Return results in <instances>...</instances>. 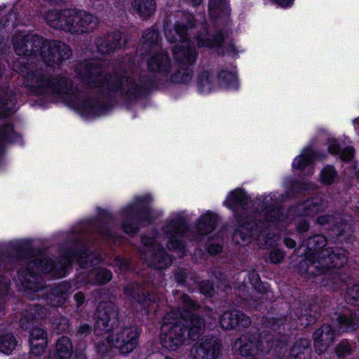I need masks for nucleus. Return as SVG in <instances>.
<instances>
[{
    "label": "nucleus",
    "instance_id": "1",
    "mask_svg": "<svg viewBox=\"0 0 359 359\" xmlns=\"http://www.w3.org/2000/svg\"><path fill=\"white\" fill-rule=\"evenodd\" d=\"M177 304V310L165 316L160 335L162 346L169 351L184 346L187 337L195 340L205 328L204 320L192 313L198 310V304L185 294L180 296Z\"/></svg>",
    "mask_w": 359,
    "mask_h": 359
},
{
    "label": "nucleus",
    "instance_id": "2",
    "mask_svg": "<svg viewBox=\"0 0 359 359\" xmlns=\"http://www.w3.org/2000/svg\"><path fill=\"white\" fill-rule=\"evenodd\" d=\"M325 237L317 235L310 238L306 243V257L299 263L302 273L316 276L325 273L332 267H341L347 261L344 249L325 248Z\"/></svg>",
    "mask_w": 359,
    "mask_h": 359
},
{
    "label": "nucleus",
    "instance_id": "3",
    "mask_svg": "<svg viewBox=\"0 0 359 359\" xmlns=\"http://www.w3.org/2000/svg\"><path fill=\"white\" fill-rule=\"evenodd\" d=\"M14 48L19 55L40 56L50 67L58 66L72 56V50L65 43L58 41H46L36 35H15Z\"/></svg>",
    "mask_w": 359,
    "mask_h": 359
},
{
    "label": "nucleus",
    "instance_id": "4",
    "mask_svg": "<svg viewBox=\"0 0 359 359\" xmlns=\"http://www.w3.org/2000/svg\"><path fill=\"white\" fill-rule=\"evenodd\" d=\"M75 72L78 77L90 87L101 88L103 92L118 90L121 94L135 95L138 91L137 85L133 79L108 76L97 60L79 63L76 67Z\"/></svg>",
    "mask_w": 359,
    "mask_h": 359
},
{
    "label": "nucleus",
    "instance_id": "5",
    "mask_svg": "<svg viewBox=\"0 0 359 359\" xmlns=\"http://www.w3.org/2000/svg\"><path fill=\"white\" fill-rule=\"evenodd\" d=\"M165 34L170 42L177 43L172 52L177 69L171 75V81L175 83H187L191 80L190 69L196 60L197 53L194 46L187 40L188 28L184 22H177L173 30L165 29Z\"/></svg>",
    "mask_w": 359,
    "mask_h": 359
},
{
    "label": "nucleus",
    "instance_id": "6",
    "mask_svg": "<svg viewBox=\"0 0 359 359\" xmlns=\"http://www.w3.org/2000/svg\"><path fill=\"white\" fill-rule=\"evenodd\" d=\"M46 20L53 28L77 35L93 32L99 24L97 18L76 8L50 11L47 13Z\"/></svg>",
    "mask_w": 359,
    "mask_h": 359
},
{
    "label": "nucleus",
    "instance_id": "7",
    "mask_svg": "<svg viewBox=\"0 0 359 359\" xmlns=\"http://www.w3.org/2000/svg\"><path fill=\"white\" fill-rule=\"evenodd\" d=\"M34 84L32 86L37 89L39 93H53L65 99L73 104L78 109L88 114H94L97 107V102L93 99L81 100L75 95L69 88L71 83L65 77H54L50 79L45 76L34 77Z\"/></svg>",
    "mask_w": 359,
    "mask_h": 359
},
{
    "label": "nucleus",
    "instance_id": "8",
    "mask_svg": "<svg viewBox=\"0 0 359 359\" xmlns=\"http://www.w3.org/2000/svg\"><path fill=\"white\" fill-rule=\"evenodd\" d=\"M139 332L136 327H125L118 331L115 335L109 337L99 343L100 351L105 352L111 346L118 348L121 353L131 352L138 344Z\"/></svg>",
    "mask_w": 359,
    "mask_h": 359
},
{
    "label": "nucleus",
    "instance_id": "9",
    "mask_svg": "<svg viewBox=\"0 0 359 359\" xmlns=\"http://www.w3.org/2000/svg\"><path fill=\"white\" fill-rule=\"evenodd\" d=\"M160 238L156 235L152 237L144 236L142 238L143 246L140 250L142 258L148 265L156 269L167 267L172 263V258L158 243Z\"/></svg>",
    "mask_w": 359,
    "mask_h": 359
},
{
    "label": "nucleus",
    "instance_id": "10",
    "mask_svg": "<svg viewBox=\"0 0 359 359\" xmlns=\"http://www.w3.org/2000/svg\"><path fill=\"white\" fill-rule=\"evenodd\" d=\"M234 346L242 356H255L272 348V336L266 334L258 337L257 334L246 333L236 341Z\"/></svg>",
    "mask_w": 359,
    "mask_h": 359
},
{
    "label": "nucleus",
    "instance_id": "11",
    "mask_svg": "<svg viewBox=\"0 0 359 359\" xmlns=\"http://www.w3.org/2000/svg\"><path fill=\"white\" fill-rule=\"evenodd\" d=\"M187 230V224L180 215H177L169 220L163 229V233L168 238V248L175 251L179 257L184 255V246L180 242V238Z\"/></svg>",
    "mask_w": 359,
    "mask_h": 359
},
{
    "label": "nucleus",
    "instance_id": "12",
    "mask_svg": "<svg viewBox=\"0 0 359 359\" xmlns=\"http://www.w3.org/2000/svg\"><path fill=\"white\" fill-rule=\"evenodd\" d=\"M117 311L111 302L99 304L95 313V332L97 335H104L111 330L116 323Z\"/></svg>",
    "mask_w": 359,
    "mask_h": 359
},
{
    "label": "nucleus",
    "instance_id": "13",
    "mask_svg": "<svg viewBox=\"0 0 359 359\" xmlns=\"http://www.w3.org/2000/svg\"><path fill=\"white\" fill-rule=\"evenodd\" d=\"M262 225L252 222H245L242 224L239 228L234 232L233 236V241L241 245H247L251 242L253 236H257V241L261 248L266 247L270 245L268 238L265 236V233L262 231Z\"/></svg>",
    "mask_w": 359,
    "mask_h": 359
},
{
    "label": "nucleus",
    "instance_id": "14",
    "mask_svg": "<svg viewBox=\"0 0 359 359\" xmlns=\"http://www.w3.org/2000/svg\"><path fill=\"white\" fill-rule=\"evenodd\" d=\"M221 342L214 337H203L191 349L192 359H217L219 356Z\"/></svg>",
    "mask_w": 359,
    "mask_h": 359
},
{
    "label": "nucleus",
    "instance_id": "15",
    "mask_svg": "<svg viewBox=\"0 0 359 359\" xmlns=\"http://www.w3.org/2000/svg\"><path fill=\"white\" fill-rule=\"evenodd\" d=\"M219 323L222 328L229 330L238 326L243 327L250 326L251 319L242 311L234 310L224 312L219 318Z\"/></svg>",
    "mask_w": 359,
    "mask_h": 359
},
{
    "label": "nucleus",
    "instance_id": "16",
    "mask_svg": "<svg viewBox=\"0 0 359 359\" xmlns=\"http://www.w3.org/2000/svg\"><path fill=\"white\" fill-rule=\"evenodd\" d=\"M148 68L151 72L158 73L162 76L171 74L174 66L171 64L167 53L164 52L153 53L147 62Z\"/></svg>",
    "mask_w": 359,
    "mask_h": 359
},
{
    "label": "nucleus",
    "instance_id": "17",
    "mask_svg": "<svg viewBox=\"0 0 359 359\" xmlns=\"http://www.w3.org/2000/svg\"><path fill=\"white\" fill-rule=\"evenodd\" d=\"M335 333L328 324L323 325L313 333L314 347L319 354L325 353L332 344Z\"/></svg>",
    "mask_w": 359,
    "mask_h": 359
},
{
    "label": "nucleus",
    "instance_id": "18",
    "mask_svg": "<svg viewBox=\"0 0 359 359\" xmlns=\"http://www.w3.org/2000/svg\"><path fill=\"white\" fill-rule=\"evenodd\" d=\"M71 260L66 259L63 264L55 265L53 260L49 258L37 259L30 262L34 266L37 271L41 273H53L54 276L62 277L65 276V268L69 265Z\"/></svg>",
    "mask_w": 359,
    "mask_h": 359
},
{
    "label": "nucleus",
    "instance_id": "19",
    "mask_svg": "<svg viewBox=\"0 0 359 359\" xmlns=\"http://www.w3.org/2000/svg\"><path fill=\"white\" fill-rule=\"evenodd\" d=\"M126 36L120 32H115L107 35L104 39L97 41L98 51L102 54H109L116 48L126 44Z\"/></svg>",
    "mask_w": 359,
    "mask_h": 359
},
{
    "label": "nucleus",
    "instance_id": "20",
    "mask_svg": "<svg viewBox=\"0 0 359 359\" xmlns=\"http://www.w3.org/2000/svg\"><path fill=\"white\" fill-rule=\"evenodd\" d=\"M224 39V36L222 32L210 34L206 27H203L196 37V41L198 46L215 48L220 46Z\"/></svg>",
    "mask_w": 359,
    "mask_h": 359
},
{
    "label": "nucleus",
    "instance_id": "21",
    "mask_svg": "<svg viewBox=\"0 0 359 359\" xmlns=\"http://www.w3.org/2000/svg\"><path fill=\"white\" fill-rule=\"evenodd\" d=\"M310 353L309 341L302 339L294 343L285 357V359H309Z\"/></svg>",
    "mask_w": 359,
    "mask_h": 359
},
{
    "label": "nucleus",
    "instance_id": "22",
    "mask_svg": "<svg viewBox=\"0 0 359 359\" xmlns=\"http://www.w3.org/2000/svg\"><path fill=\"white\" fill-rule=\"evenodd\" d=\"M72 349L69 339L62 337L58 339L56 344L55 351L50 353L48 359H69Z\"/></svg>",
    "mask_w": 359,
    "mask_h": 359
},
{
    "label": "nucleus",
    "instance_id": "23",
    "mask_svg": "<svg viewBox=\"0 0 359 359\" xmlns=\"http://www.w3.org/2000/svg\"><path fill=\"white\" fill-rule=\"evenodd\" d=\"M133 8L142 18L151 16L156 11L154 0H134Z\"/></svg>",
    "mask_w": 359,
    "mask_h": 359
},
{
    "label": "nucleus",
    "instance_id": "24",
    "mask_svg": "<svg viewBox=\"0 0 359 359\" xmlns=\"http://www.w3.org/2000/svg\"><path fill=\"white\" fill-rule=\"evenodd\" d=\"M320 157L311 148H306L302 151V153L297 156L293 161V168L294 169L302 170L312 160L320 159Z\"/></svg>",
    "mask_w": 359,
    "mask_h": 359
},
{
    "label": "nucleus",
    "instance_id": "25",
    "mask_svg": "<svg viewBox=\"0 0 359 359\" xmlns=\"http://www.w3.org/2000/svg\"><path fill=\"white\" fill-rule=\"evenodd\" d=\"M217 216L210 212L202 215L197 223V230L201 234H207L211 232L215 226Z\"/></svg>",
    "mask_w": 359,
    "mask_h": 359
},
{
    "label": "nucleus",
    "instance_id": "26",
    "mask_svg": "<svg viewBox=\"0 0 359 359\" xmlns=\"http://www.w3.org/2000/svg\"><path fill=\"white\" fill-rule=\"evenodd\" d=\"M357 316V313L339 315L337 318L339 330L346 332L355 330L359 326Z\"/></svg>",
    "mask_w": 359,
    "mask_h": 359
},
{
    "label": "nucleus",
    "instance_id": "27",
    "mask_svg": "<svg viewBox=\"0 0 359 359\" xmlns=\"http://www.w3.org/2000/svg\"><path fill=\"white\" fill-rule=\"evenodd\" d=\"M248 201L246 194L243 191L236 189L229 194L224 204L230 208L236 206L244 208L247 205Z\"/></svg>",
    "mask_w": 359,
    "mask_h": 359
},
{
    "label": "nucleus",
    "instance_id": "28",
    "mask_svg": "<svg viewBox=\"0 0 359 359\" xmlns=\"http://www.w3.org/2000/svg\"><path fill=\"white\" fill-rule=\"evenodd\" d=\"M320 199H310L305 201L303 204L297 206V210L302 215L313 216L322 210Z\"/></svg>",
    "mask_w": 359,
    "mask_h": 359
},
{
    "label": "nucleus",
    "instance_id": "29",
    "mask_svg": "<svg viewBox=\"0 0 359 359\" xmlns=\"http://www.w3.org/2000/svg\"><path fill=\"white\" fill-rule=\"evenodd\" d=\"M39 273L34 266L30 264L29 263L28 267L26 271H20L19 276L25 279V282H26V287L33 290L34 291L39 290L42 287L36 285L31 279L37 280V278H35V273Z\"/></svg>",
    "mask_w": 359,
    "mask_h": 359
},
{
    "label": "nucleus",
    "instance_id": "30",
    "mask_svg": "<svg viewBox=\"0 0 359 359\" xmlns=\"http://www.w3.org/2000/svg\"><path fill=\"white\" fill-rule=\"evenodd\" d=\"M197 85L201 92L210 93L214 87V76L208 72H203L198 75Z\"/></svg>",
    "mask_w": 359,
    "mask_h": 359
},
{
    "label": "nucleus",
    "instance_id": "31",
    "mask_svg": "<svg viewBox=\"0 0 359 359\" xmlns=\"http://www.w3.org/2000/svg\"><path fill=\"white\" fill-rule=\"evenodd\" d=\"M219 85L230 88H238V83L236 74L232 72L221 71L218 75Z\"/></svg>",
    "mask_w": 359,
    "mask_h": 359
},
{
    "label": "nucleus",
    "instance_id": "32",
    "mask_svg": "<svg viewBox=\"0 0 359 359\" xmlns=\"http://www.w3.org/2000/svg\"><path fill=\"white\" fill-rule=\"evenodd\" d=\"M337 178V172L332 165H326L320 173V181L324 185L334 184Z\"/></svg>",
    "mask_w": 359,
    "mask_h": 359
},
{
    "label": "nucleus",
    "instance_id": "33",
    "mask_svg": "<svg viewBox=\"0 0 359 359\" xmlns=\"http://www.w3.org/2000/svg\"><path fill=\"white\" fill-rule=\"evenodd\" d=\"M209 13L212 17H217L222 13H226L229 8L227 0H209Z\"/></svg>",
    "mask_w": 359,
    "mask_h": 359
},
{
    "label": "nucleus",
    "instance_id": "34",
    "mask_svg": "<svg viewBox=\"0 0 359 359\" xmlns=\"http://www.w3.org/2000/svg\"><path fill=\"white\" fill-rule=\"evenodd\" d=\"M16 341L11 334H7L0 337V351L9 354L16 346Z\"/></svg>",
    "mask_w": 359,
    "mask_h": 359
},
{
    "label": "nucleus",
    "instance_id": "35",
    "mask_svg": "<svg viewBox=\"0 0 359 359\" xmlns=\"http://www.w3.org/2000/svg\"><path fill=\"white\" fill-rule=\"evenodd\" d=\"M345 299L348 304L359 306V283L347 289Z\"/></svg>",
    "mask_w": 359,
    "mask_h": 359
},
{
    "label": "nucleus",
    "instance_id": "36",
    "mask_svg": "<svg viewBox=\"0 0 359 359\" xmlns=\"http://www.w3.org/2000/svg\"><path fill=\"white\" fill-rule=\"evenodd\" d=\"M335 353L337 357L340 358L350 355L352 353L351 344L346 340L341 341L335 347Z\"/></svg>",
    "mask_w": 359,
    "mask_h": 359
},
{
    "label": "nucleus",
    "instance_id": "37",
    "mask_svg": "<svg viewBox=\"0 0 359 359\" xmlns=\"http://www.w3.org/2000/svg\"><path fill=\"white\" fill-rule=\"evenodd\" d=\"M93 274L95 276V283L96 284H104L112 277L111 271L105 269H98Z\"/></svg>",
    "mask_w": 359,
    "mask_h": 359
},
{
    "label": "nucleus",
    "instance_id": "38",
    "mask_svg": "<svg viewBox=\"0 0 359 359\" xmlns=\"http://www.w3.org/2000/svg\"><path fill=\"white\" fill-rule=\"evenodd\" d=\"M31 354L35 356H40L45 351L48 341L45 339H41V341H29Z\"/></svg>",
    "mask_w": 359,
    "mask_h": 359
},
{
    "label": "nucleus",
    "instance_id": "39",
    "mask_svg": "<svg viewBox=\"0 0 359 359\" xmlns=\"http://www.w3.org/2000/svg\"><path fill=\"white\" fill-rule=\"evenodd\" d=\"M69 288V284L64 283L60 284L53 290V296H57L59 297L57 304H62L66 299V294L68 292Z\"/></svg>",
    "mask_w": 359,
    "mask_h": 359
},
{
    "label": "nucleus",
    "instance_id": "40",
    "mask_svg": "<svg viewBox=\"0 0 359 359\" xmlns=\"http://www.w3.org/2000/svg\"><path fill=\"white\" fill-rule=\"evenodd\" d=\"M144 46L147 48L149 46H156L158 41V34L154 29H148L144 35Z\"/></svg>",
    "mask_w": 359,
    "mask_h": 359
},
{
    "label": "nucleus",
    "instance_id": "41",
    "mask_svg": "<svg viewBox=\"0 0 359 359\" xmlns=\"http://www.w3.org/2000/svg\"><path fill=\"white\" fill-rule=\"evenodd\" d=\"M93 257L94 255L90 254L88 251L85 250L76 256V259L81 267L86 268L89 266V264L94 262Z\"/></svg>",
    "mask_w": 359,
    "mask_h": 359
},
{
    "label": "nucleus",
    "instance_id": "42",
    "mask_svg": "<svg viewBox=\"0 0 359 359\" xmlns=\"http://www.w3.org/2000/svg\"><path fill=\"white\" fill-rule=\"evenodd\" d=\"M47 340L46 332L40 327H34L32 330L29 341H41V339Z\"/></svg>",
    "mask_w": 359,
    "mask_h": 359
},
{
    "label": "nucleus",
    "instance_id": "43",
    "mask_svg": "<svg viewBox=\"0 0 359 359\" xmlns=\"http://www.w3.org/2000/svg\"><path fill=\"white\" fill-rule=\"evenodd\" d=\"M5 95L4 92L0 90V116H7L10 110L9 104L4 98Z\"/></svg>",
    "mask_w": 359,
    "mask_h": 359
},
{
    "label": "nucleus",
    "instance_id": "44",
    "mask_svg": "<svg viewBox=\"0 0 359 359\" xmlns=\"http://www.w3.org/2000/svg\"><path fill=\"white\" fill-rule=\"evenodd\" d=\"M270 260L273 264L280 263L284 258V253L279 249H273L270 252Z\"/></svg>",
    "mask_w": 359,
    "mask_h": 359
},
{
    "label": "nucleus",
    "instance_id": "45",
    "mask_svg": "<svg viewBox=\"0 0 359 359\" xmlns=\"http://www.w3.org/2000/svg\"><path fill=\"white\" fill-rule=\"evenodd\" d=\"M200 291L203 294L212 296L214 292V288L209 281H203L200 284Z\"/></svg>",
    "mask_w": 359,
    "mask_h": 359
},
{
    "label": "nucleus",
    "instance_id": "46",
    "mask_svg": "<svg viewBox=\"0 0 359 359\" xmlns=\"http://www.w3.org/2000/svg\"><path fill=\"white\" fill-rule=\"evenodd\" d=\"M340 157L344 161H349L353 156L354 151L352 147H346L340 153Z\"/></svg>",
    "mask_w": 359,
    "mask_h": 359
},
{
    "label": "nucleus",
    "instance_id": "47",
    "mask_svg": "<svg viewBox=\"0 0 359 359\" xmlns=\"http://www.w3.org/2000/svg\"><path fill=\"white\" fill-rule=\"evenodd\" d=\"M125 293L136 302H142V299L140 297L139 291L133 290L132 287L127 286L124 289Z\"/></svg>",
    "mask_w": 359,
    "mask_h": 359
},
{
    "label": "nucleus",
    "instance_id": "48",
    "mask_svg": "<svg viewBox=\"0 0 359 359\" xmlns=\"http://www.w3.org/2000/svg\"><path fill=\"white\" fill-rule=\"evenodd\" d=\"M328 151L332 154H338L340 153L339 145L335 140H329Z\"/></svg>",
    "mask_w": 359,
    "mask_h": 359
},
{
    "label": "nucleus",
    "instance_id": "49",
    "mask_svg": "<svg viewBox=\"0 0 359 359\" xmlns=\"http://www.w3.org/2000/svg\"><path fill=\"white\" fill-rule=\"evenodd\" d=\"M333 219V217L330 215H322L318 217L317 223L320 226L330 223Z\"/></svg>",
    "mask_w": 359,
    "mask_h": 359
},
{
    "label": "nucleus",
    "instance_id": "50",
    "mask_svg": "<svg viewBox=\"0 0 359 359\" xmlns=\"http://www.w3.org/2000/svg\"><path fill=\"white\" fill-rule=\"evenodd\" d=\"M91 332L90 326L86 323L81 324L77 330V332L80 335H87Z\"/></svg>",
    "mask_w": 359,
    "mask_h": 359
},
{
    "label": "nucleus",
    "instance_id": "51",
    "mask_svg": "<svg viewBox=\"0 0 359 359\" xmlns=\"http://www.w3.org/2000/svg\"><path fill=\"white\" fill-rule=\"evenodd\" d=\"M208 252L211 255H216L222 251V247L218 244H211L208 248Z\"/></svg>",
    "mask_w": 359,
    "mask_h": 359
},
{
    "label": "nucleus",
    "instance_id": "52",
    "mask_svg": "<svg viewBox=\"0 0 359 359\" xmlns=\"http://www.w3.org/2000/svg\"><path fill=\"white\" fill-rule=\"evenodd\" d=\"M271 214H273V217H271L269 215L266 216V219L269 222H274L276 220L279 219V210L273 209L271 211Z\"/></svg>",
    "mask_w": 359,
    "mask_h": 359
},
{
    "label": "nucleus",
    "instance_id": "53",
    "mask_svg": "<svg viewBox=\"0 0 359 359\" xmlns=\"http://www.w3.org/2000/svg\"><path fill=\"white\" fill-rule=\"evenodd\" d=\"M74 298L76 302L77 306H80L84 302L85 297L82 292H77L76 294H74Z\"/></svg>",
    "mask_w": 359,
    "mask_h": 359
},
{
    "label": "nucleus",
    "instance_id": "54",
    "mask_svg": "<svg viewBox=\"0 0 359 359\" xmlns=\"http://www.w3.org/2000/svg\"><path fill=\"white\" fill-rule=\"evenodd\" d=\"M297 229L300 232L306 231L309 229V223L305 220L299 222L297 225Z\"/></svg>",
    "mask_w": 359,
    "mask_h": 359
},
{
    "label": "nucleus",
    "instance_id": "55",
    "mask_svg": "<svg viewBox=\"0 0 359 359\" xmlns=\"http://www.w3.org/2000/svg\"><path fill=\"white\" fill-rule=\"evenodd\" d=\"M115 265L118 266L119 269L123 271H126L128 268L127 263L120 259L115 260Z\"/></svg>",
    "mask_w": 359,
    "mask_h": 359
},
{
    "label": "nucleus",
    "instance_id": "56",
    "mask_svg": "<svg viewBox=\"0 0 359 359\" xmlns=\"http://www.w3.org/2000/svg\"><path fill=\"white\" fill-rule=\"evenodd\" d=\"M123 230L126 233L133 234L136 231V228L131 224H123Z\"/></svg>",
    "mask_w": 359,
    "mask_h": 359
},
{
    "label": "nucleus",
    "instance_id": "57",
    "mask_svg": "<svg viewBox=\"0 0 359 359\" xmlns=\"http://www.w3.org/2000/svg\"><path fill=\"white\" fill-rule=\"evenodd\" d=\"M285 242V244L286 245V246L289 248H293L295 247V242L294 241L290 239V238H286L285 239L284 241Z\"/></svg>",
    "mask_w": 359,
    "mask_h": 359
},
{
    "label": "nucleus",
    "instance_id": "58",
    "mask_svg": "<svg viewBox=\"0 0 359 359\" xmlns=\"http://www.w3.org/2000/svg\"><path fill=\"white\" fill-rule=\"evenodd\" d=\"M175 278L178 283H182L185 279V275L184 272H180L176 274Z\"/></svg>",
    "mask_w": 359,
    "mask_h": 359
},
{
    "label": "nucleus",
    "instance_id": "59",
    "mask_svg": "<svg viewBox=\"0 0 359 359\" xmlns=\"http://www.w3.org/2000/svg\"><path fill=\"white\" fill-rule=\"evenodd\" d=\"M250 276H252V278L255 280V284L257 283L259 280L258 275L256 273L253 272L250 274Z\"/></svg>",
    "mask_w": 359,
    "mask_h": 359
},
{
    "label": "nucleus",
    "instance_id": "60",
    "mask_svg": "<svg viewBox=\"0 0 359 359\" xmlns=\"http://www.w3.org/2000/svg\"><path fill=\"white\" fill-rule=\"evenodd\" d=\"M191 1L192 4L194 6L200 5L202 2V0H191Z\"/></svg>",
    "mask_w": 359,
    "mask_h": 359
},
{
    "label": "nucleus",
    "instance_id": "61",
    "mask_svg": "<svg viewBox=\"0 0 359 359\" xmlns=\"http://www.w3.org/2000/svg\"><path fill=\"white\" fill-rule=\"evenodd\" d=\"M20 324H21V326H22V327H25V328H27V327H25V323H24V321H23V320H22V319L20 320Z\"/></svg>",
    "mask_w": 359,
    "mask_h": 359
},
{
    "label": "nucleus",
    "instance_id": "62",
    "mask_svg": "<svg viewBox=\"0 0 359 359\" xmlns=\"http://www.w3.org/2000/svg\"><path fill=\"white\" fill-rule=\"evenodd\" d=\"M143 201L142 198H139L137 201V203H141Z\"/></svg>",
    "mask_w": 359,
    "mask_h": 359
},
{
    "label": "nucleus",
    "instance_id": "63",
    "mask_svg": "<svg viewBox=\"0 0 359 359\" xmlns=\"http://www.w3.org/2000/svg\"><path fill=\"white\" fill-rule=\"evenodd\" d=\"M62 321H64L65 323L67 322V320L66 319H63Z\"/></svg>",
    "mask_w": 359,
    "mask_h": 359
},
{
    "label": "nucleus",
    "instance_id": "64",
    "mask_svg": "<svg viewBox=\"0 0 359 359\" xmlns=\"http://www.w3.org/2000/svg\"><path fill=\"white\" fill-rule=\"evenodd\" d=\"M187 18L189 19V18H191L192 17L191 16H187Z\"/></svg>",
    "mask_w": 359,
    "mask_h": 359
}]
</instances>
